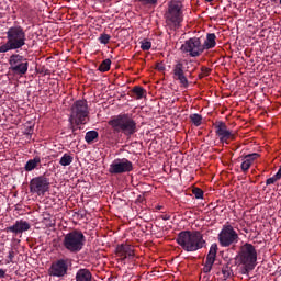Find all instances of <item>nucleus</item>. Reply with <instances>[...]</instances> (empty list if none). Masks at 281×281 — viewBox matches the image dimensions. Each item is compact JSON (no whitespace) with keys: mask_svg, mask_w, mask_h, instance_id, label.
Listing matches in <instances>:
<instances>
[{"mask_svg":"<svg viewBox=\"0 0 281 281\" xmlns=\"http://www.w3.org/2000/svg\"><path fill=\"white\" fill-rule=\"evenodd\" d=\"M280 4H281V0H280Z\"/></svg>","mask_w":281,"mask_h":281,"instance_id":"obj_42","label":"nucleus"},{"mask_svg":"<svg viewBox=\"0 0 281 281\" xmlns=\"http://www.w3.org/2000/svg\"><path fill=\"white\" fill-rule=\"evenodd\" d=\"M157 69H158V71H164V69H166V67H164V66H161V65H158V66H157Z\"/></svg>","mask_w":281,"mask_h":281,"instance_id":"obj_40","label":"nucleus"},{"mask_svg":"<svg viewBox=\"0 0 281 281\" xmlns=\"http://www.w3.org/2000/svg\"><path fill=\"white\" fill-rule=\"evenodd\" d=\"M114 133H123L125 137H131L137 133V122L128 114H121L108 122Z\"/></svg>","mask_w":281,"mask_h":281,"instance_id":"obj_3","label":"nucleus"},{"mask_svg":"<svg viewBox=\"0 0 281 281\" xmlns=\"http://www.w3.org/2000/svg\"><path fill=\"white\" fill-rule=\"evenodd\" d=\"M98 131H89L86 133L85 140L87 142V144H91L93 139H98Z\"/></svg>","mask_w":281,"mask_h":281,"instance_id":"obj_24","label":"nucleus"},{"mask_svg":"<svg viewBox=\"0 0 281 281\" xmlns=\"http://www.w3.org/2000/svg\"><path fill=\"white\" fill-rule=\"evenodd\" d=\"M212 70L210 69V68H206V67H202V75L203 76H210V72H211Z\"/></svg>","mask_w":281,"mask_h":281,"instance_id":"obj_36","label":"nucleus"},{"mask_svg":"<svg viewBox=\"0 0 281 281\" xmlns=\"http://www.w3.org/2000/svg\"><path fill=\"white\" fill-rule=\"evenodd\" d=\"M8 258H9V261H8V262H12V260H14V250H11V251L9 252Z\"/></svg>","mask_w":281,"mask_h":281,"instance_id":"obj_37","label":"nucleus"},{"mask_svg":"<svg viewBox=\"0 0 281 281\" xmlns=\"http://www.w3.org/2000/svg\"><path fill=\"white\" fill-rule=\"evenodd\" d=\"M240 168H241L243 172H247V170H249V168H251V162H249V160L244 159Z\"/></svg>","mask_w":281,"mask_h":281,"instance_id":"obj_31","label":"nucleus"},{"mask_svg":"<svg viewBox=\"0 0 281 281\" xmlns=\"http://www.w3.org/2000/svg\"><path fill=\"white\" fill-rule=\"evenodd\" d=\"M193 194L195 199H203V190L199 188L193 189Z\"/></svg>","mask_w":281,"mask_h":281,"instance_id":"obj_34","label":"nucleus"},{"mask_svg":"<svg viewBox=\"0 0 281 281\" xmlns=\"http://www.w3.org/2000/svg\"><path fill=\"white\" fill-rule=\"evenodd\" d=\"M10 71L16 74V76H25L30 67L27 58L23 57L20 54H13L9 58Z\"/></svg>","mask_w":281,"mask_h":281,"instance_id":"obj_9","label":"nucleus"},{"mask_svg":"<svg viewBox=\"0 0 281 281\" xmlns=\"http://www.w3.org/2000/svg\"><path fill=\"white\" fill-rule=\"evenodd\" d=\"M142 5H155L157 3V0H136Z\"/></svg>","mask_w":281,"mask_h":281,"instance_id":"obj_32","label":"nucleus"},{"mask_svg":"<svg viewBox=\"0 0 281 281\" xmlns=\"http://www.w3.org/2000/svg\"><path fill=\"white\" fill-rule=\"evenodd\" d=\"M132 93L136 95V100H142V98H144V94L146 93V90L143 87L135 86L132 89Z\"/></svg>","mask_w":281,"mask_h":281,"instance_id":"obj_22","label":"nucleus"},{"mask_svg":"<svg viewBox=\"0 0 281 281\" xmlns=\"http://www.w3.org/2000/svg\"><path fill=\"white\" fill-rule=\"evenodd\" d=\"M93 276L89 269H80L76 273V281H91Z\"/></svg>","mask_w":281,"mask_h":281,"instance_id":"obj_18","label":"nucleus"},{"mask_svg":"<svg viewBox=\"0 0 281 281\" xmlns=\"http://www.w3.org/2000/svg\"><path fill=\"white\" fill-rule=\"evenodd\" d=\"M204 1H206V3H212V1H214V0H204Z\"/></svg>","mask_w":281,"mask_h":281,"instance_id":"obj_41","label":"nucleus"},{"mask_svg":"<svg viewBox=\"0 0 281 281\" xmlns=\"http://www.w3.org/2000/svg\"><path fill=\"white\" fill-rule=\"evenodd\" d=\"M279 180H280L279 178H277L276 176H273V177L268 178V179L266 180V184H267V186H272V183H276V181H279Z\"/></svg>","mask_w":281,"mask_h":281,"instance_id":"obj_35","label":"nucleus"},{"mask_svg":"<svg viewBox=\"0 0 281 281\" xmlns=\"http://www.w3.org/2000/svg\"><path fill=\"white\" fill-rule=\"evenodd\" d=\"M30 227H31L30 222L20 220V221H16L14 225L7 227L5 232H11V234L19 236V234H23V232H27Z\"/></svg>","mask_w":281,"mask_h":281,"instance_id":"obj_16","label":"nucleus"},{"mask_svg":"<svg viewBox=\"0 0 281 281\" xmlns=\"http://www.w3.org/2000/svg\"><path fill=\"white\" fill-rule=\"evenodd\" d=\"M0 278H5V271L3 269H0Z\"/></svg>","mask_w":281,"mask_h":281,"instance_id":"obj_39","label":"nucleus"},{"mask_svg":"<svg viewBox=\"0 0 281 281\" xmlns=\"http://www.w3.org/2000/svg\"><path fill=\"white\" fill-rule=\"evenodd\" d=\"M30 192L43 196L45 192H49V179L45 176L35 177L30 181Z\"/></svg>","mask_w":281,"mask_h":281,"instance_id":"obj_11","label":"nucleus"},{"mask_svg":"<svg viewBox=\"0 0 281 281\" xmlns=\"http://www.w3.org/2000/svg\"><path fill=\"white\" fill-rule=\"evenodd\" d=\"M258 157H260V154L258 153H254V154H248L246 156H244V159L246 161H249V164H254V161H256V159H258Z\"/></svg>","mask_w":281,"mask_h":281,"instance_id":"obj_28","label":"nucleus"},{"mask_svg":"<svg viewBox=\"0 0 281 281\" xmlns=\"http://www.w3.org/2000/svg\"><path fill=\"white\" fill-rule=\"evenodd\" d=\"M165 21L169 30H179L181 23H183V2L171 0L165 13Z\"/></svg>","mask_w":281,"mask_h":281,"instance_id":"obj_4","label":"nucleus"},{"mask_svg":"<svg viewBox=\"0 0 281 281\" xmlns=\"http://www.w3.org/2000/svg\"><path fill=\"white\" fill-rule=\"evenodd\" d=\"M202 47H204V49H213V47H216V34L209 33Z\"/></svg>","mask_w":281,"mask_h":281,"instance_id":"obj_19","label":"nucleus"},{"mask_svg":"<svg viewBox=\"0 0 281 281\" xmlns=\"http://www.w3.org/2000/svg\"><path fill=\"white\" fill-rule=\"evenodd\" d=\"M176 241L183 251L188 252L199 251L206 245L201 231H182L178 234Z\"/></svg>","mask_w":281,"mask_h":281,"instance_id":"obj_1","label":"nucleus"},{"mask_svg":"<svg viewBox=\"0 0 281 281\" xmlns=\"http://www.w3.org/2000/svg\"><path fill=\"white\" fill-rule=\"evenodd\" d=\"M215 133L217 137H220V142L222 144H227V139H234V134H232V131L227 128V124L222 121H217L214 124Z\"/></svg>","mask_w":281,"mask_h":281,"instance_id":"obj_15","label":"nucleus"},{"mask_svg":"<svg viewBox=\"0 0 281 281\" xmlns=\"http://www.w3.org/2000/svg\"><path fill=\"white\" fill-rule=\"evenodd\" d=\"M153 47V43H150L149 41H142L140 42V49H143V52H148V49H150Z\"/></svg>","mask_w":281,"mask_h":281,"instance_id":"obj_29","label":"nucleus"},{"mask_svg":"<svg viewBox=\"0 0 281 281\" xmlns=\"http://www.w3.org/2000/svg\"><path fill=\"white\" fill-rule=\"evenodd\" d=\"M69 269V265L67 263V259H59L52 263L48 273L54 278H63L67 276V270Z\"/></svg>","mask_w":281,"mask_h":281,"instance_id":"obj_14","label":"nucleus"},{"mask_svg":"<svg viewBox=\"0 0 281 281\" xmlns=\"http://www.w3.org/2000/svg\"><path fill=\"white\" fill-rule=\"evenodd\" d=\"M38 164H41V157H35L34 159H30L24 167L26 172H32L35 168H37Z\"/></svg>","mask_w":281,"mask_h":281,"instance_id":"obj_21","label":"nucleus"},{"mask_svg":"<svg viewBox=\"0 0 281 281\" xmlns=\"http://www.w3.org/2000/svg\"><path fill=\"white\" fill-rule=\"evenodd\" d=\"M116 256L120 258H133L135 256V250L133 249V246L128 244H121L116 247Z\"/></svg>","mask_w":281,"mask_h":281,"instance_id":"obj_17","label":"nucleus"},{"mask_svg":"<svg viewBox=\"0 0 281 281\" xmlns=\"http://www.w3.org/2000/svg\"><path fill=\"white\" fill-rule=\"evenodd\" d=\"M109 69H111V59H105L103 60L100 66H99V71H101L102 74L109 71Z\"/></svg>","mask_w":281,"mask_h":281,"instance_id":"obj_26","label":"nucleus"},{"mask_svg":"<svg viewBox=\"0 0 281 281\" xmlns=\"http://www.w3.org/2000/svg\"><path fill=\"white\" fill-rule=\"evenodd\" d=\"M190 120L192 122V124H194V126H201L202 122H203V116H201V114H191L190 115Z\"/></svg>","mask_w":281,"mask_h":281,"instance_id":"obj_25","label":"nucleus"},{"mask_svg":"<svg viewBox=\"0 0 281 281\" xmlns=\"http://www.w3.org/2000/svg\"><path fill=\"white\" fill-rule=\"evenodd\" d=\"M216 254H218V245L212 244L206 256V262H211L214 265V262H216Z\"/></svg>","mask_w":281,"mask_h":281,"instance_id":"obj_20","label":"nucleus"},{"mask_svg":"<svg viewBox=\"0 0 281 281\" xmlns=\"http://www.w3.org/2000/svg\"><path fill=\"white\" fill-rule=\"evenodd\" d=\"M237 260H239L240 265H244V273L254 271V269H256V262H258V251L256 247L249 243L240 246Z\"/></svg>","mask_w":281,"mask_h":281,"instance_id":"obj_5","label":"nucleus"},{"mask_svg":"<svg viewBox=\"0 0 281 281\" xmlns=\"http://www.w3.org/2000/svg\"><path fill=\"white\" fill-rule=\"evenodd\" d=\"M86 241L87 239L81 231H72L64 236L63 247L69 251V254H78L82 251Z\"/></svg>","mask_w":281,"mask_h":281,"instance_id":"obj_6","label":"nucleus"},{"mask_svg":"<svg viewBox=\"0 0 281 281\" xmlns=\"http://www.w3.org/2000/svg\"><path fill=\"white\" fill-rule=\"evenodd\" d=\"M87 117H89V105L86 100H78L71 106V113L69 116L70 126L74 128V124L80 126V124H87Z\"/></svg>","mask_w":281,"mask_h":281,"instance_id":"obj_7","label":"nucleus"},{"mask_svg":"<svg viewBox=\"0 0 281 281\" xmlns=\"http://www.w3.org/2000/svg\"><path fill=\"white\" fill-rule=\"evenodd\" d=\"M25 41H27L25 30H23L21 25L9 27L7 31V42L0 46V54L21 49V47H24Z\"/></svg>","mask_w":281,"mask_h":281,"instance_id":"obj_2","label":"nucleus"},{"mask_svg":"<svg viewBox=\"0 0 281 281\" xmlns=\"http://www.w3.org/2000/svg\"><path fill=\"white\" fill-rule=\"evenodd\" d=\"M222 273H223L224 280H227L229 279L231 276H233L232 267H229V263H226L225 266H223Z\"/></svg>","mask_w":281,"mask_h":281,"instance_id":"obj_27","label":"nucleus"},{"mask_svg":"<svg viewBox=\"0 0 281 281\" xmlns=\"http://www.w3.org/2000/svg\"><path fill=\"white\" fill-rule=\"evenodd\" d=\"M99 41L102 45H108L109 41H111V35L103 33L100 35Z\"/></svg>","mask_w":281,"mask_h":281,"instance_id":"obj_30","label":"nucleus"},{"mask_svg":"<svg viewBox=\"0 0 281 281\" xmlns=\"http://www.w3.org/2000/svg\"><path fill=\"white\" fill-rule=\"evenodd\" d=\"M133 162L128 159H116L114 160L109 168L110 175H124V172H132Z\"/></svg>","mask_w":281,"mask_h":281,"instance_id":"obj_12","label":"nucleus"},{"mask_svg":"<svg viewBox=\"0 0 281 281\" xmlns=\"http://www.w3.org/2000/svg\"><path fill=\"white\" fill-rule=\"evenodd\" d=\"M277 179H280L281 178V165L279 167V170L278 172L274 175Z\"/></svg>","mask_w":281,"mask_h":281,"instance_id":"obj_38","label":"nucleus"},{"mask_svg":"<svg viewBox=\"0 0 281 281\" xmlns=\"http://www.w3.org/2000/svg\"><path fill=\"white\" fill-rule=\"evenodd\" d=\"M181 52L189 54L192 58H196L201 56L202 52H205V47L201 44V38L191 37L182 44Z\"/></svg>","mask_w":281,"mask_h":281,"instance_id":"obj_10","label":"nucleus"},{"mask_svg":"<svg viewBox=\"0 0 281 281\" xmlns=\"http://www.w3.org/2000/svg\"><path fill=\"white\" fill-rule=\"evenodd\" d=\"M217 238L221 247H232V245H236L240 240L238 233L229 224L223 226Z\"/></svg>","mask_w":281,"mask_h":281,"instance_id":"obj_8","label":"nucleus"},{"mask_svg":"<svg viewBox=\"0 0 281 281\" xmlns=\"http://www.w3.org/2000/svg\"><path fill=\"white\" fill-rule=\"evenodd\" d=\"M214 266V263L210 262V261H205V265L203 267V271L205 273H210L212 271V267Z\"/></svg>","mask_w":281,"mask_h":281,"instance_id":"obj_33","label":"nucleus"},{"mask_svg":"<svg viewBox=\"0 0 281 281\" xmlns=\"http://www.w3.org/2000/svg\"><path fill=\"white\" fill-rule=\"evenodd\" d=\"M72 162L74 157L69 154H64V156L59 160L60 166H71Z\"/></svg>","mask_w":281,"mask_h":281,"instance_id":"obj_23","label":"nucleus"},{"mask_svg":"<svg viewBox=\"0 0 281 281\" xmlns=\"http://www.w3.org/2000/svg\"><path fill=\"white\" fill-rule=\"evenodd\" d=\"M173 74V80H177L181 87H184V89H188L189 81H188V70L186 69V66L183 65V61H177L173 65L172 68Z\"/></svg>","mask_w":281,"mask_h":281,"instance_id":"obj_13","label":"nucleus"}]
</instances>
